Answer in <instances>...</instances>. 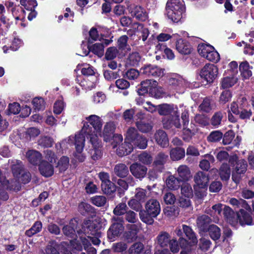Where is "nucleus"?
<instances>
[{
    "label": "nucleus",
    "mask_w": 254,
    "mask_h": 254,
    "mask_svg": "<svg viewBox=\"0 0 254 254\" xmlns=\"http://www.w3.org/2000/svg\"><path fill=\"white\" fill-rule=\"evenodd\" d=\"M184 9L183 0H168L166 6V15L172 21L178 22L182 18Z\"/></svg>",
    "instance_id": "1"
},
{
    "label": "nucleus",
    "mask_w": 254,
    "mask_h": 254,
    "mask_svg": "<svg viewBox=\"0 0 254 254\" xmlns=\"http://www.w3.org/2000/svg\"><path fill=\"white\" fill-rule=\"evenodd\" d=\"M93 128L90 127L88 123L84 124V126L81 130L80 132L75 135L74 137L70 136L68 140V143H70V141L74 140V145L76 151L80 153L84 146L85 137L90 139V136L92 135H96L94 134Z\"/></svg>",
    "instance_id": "2"
},
{
    "label": "nucleus",
    "mask_w": 254,
    "mask_h": 254,
    "mask_svg": "<svg viewBox=\"0 0 254 254\" xmlns=\"http://www.w3.org/2000/svg\"><path fill=\"white\" fill-rule=\"evenodd\" d=\"M218 69L214 64H206L200 72V77L208 83H211L216 78Z\"/></svg>",
    "instance_id": "3"
},
{
    "label": "nucleus",
    "mask_w": 254,
    "mask_h": 254,
    "mask_svg": "<svg viewBox=\"0 0 254 254\" xmlns=\"http://www.w3.org/2000/svg\"><path fill=\"white\" fill-rule=\"evenodd\" d=\"M164 70L158 66L150 64L144 65L140 68V72L148 76L153 77H162L164 75Z\"/></svg>",
    "instance_id": "4"
},
{
    "label": "nucleus",
    "mask_w": 254,
    "mask_h": 254,
    "mask_svg": "<svg viewBox=\"0 0 254 254\" xmlns=\"http://www.w3.org/2000/svg\"><path fill=\"white\" fill-rule=\"evenodd\" d=\"M82 226L84 230L92 236H99L101 235L100 226L96 220L94 221L85 220Z\"/></svg>",
    "instance_id": "5"
},
{
    "label": "nucleus",
    "mask_w": 254,
    "mask_h": 254,
    "mask_svg": "<svg viewBox=\"0 0 254 254\" xmlns=\"http://www.w3.org/2000/svg\"><path fill=\"white\" fill-rule=\"evenodd\" d=\"M90 143L94 149L91 151V157L94 160L99 159L102 155L101 151L99 148L101 146V141L97 135L90 136Z\"/></svg>",
    "instance_id": "6"
},
{
    "label": "nucleus",
    "mask_w": 254,
    "mask_h": 254,
    "mask_svg": "<svg viewBox=\"0 0 254 254\" xmlns=\"http://www.w3.org/2000/svg\"><path fill=\"white\" fill-rule=\"evenodd\" d=\"M145 209L148 214L154 217H156L161 211L160 203L156 199H150L146 203Z\"/></svg>",
    "instance_id": "7"
},
{
    "label": "nucleus",
    "mask_w": 254,
    "mask_h": 254,
    "mask_svg": "<svg viewBox=\"0 0 254 254\" xmlns=\"http://www.w3.org/2000/svg\"><path fill=\"white\" fill-rule=\"evenodd\" d=\"M247 163L244 160H239L236 163V166L232 173L233 180L237 182L239 181L240 175L246 172L247 168Z\"/></svg>",
    "instance_id": "8"
},
{
    "label": "nucleus",
    "mask_w": 254,
    "mask_h": 254,
    "mask_svg": "<svg viewBox=\"0 0 254 254\" xmlns=\"http://www.w3.org/2000/svg\"><path fill=\"white\" fill-rule=\"evenodd\" d=\"M129 170L132 175L138 179L144 178L147 171L146 167L137 163L131 164L129 167Z\"/></svg>",
    "instance_id": "9"
},
{
    "label": "nucleus",
    "mask_w": 254,
    "mask_h": 254,
    "mask_svg": "<svg viewBox=\"0 0 254 254\" xmlns=\"http://www.w3.org/2000/svg\"><path fill=\"white\" fill-rule=\"evenodd\" d=\"M116 128V125L114 122H108L104 127L102 137L106 142H110L112 140Z\"/></svg>",
    "instance_id": "10"
},
{
    "label": "nucleus",
    "mask_w": 254,
    "mask_h": 254,
    "mask_svg": "<svg viewBox=\"0 0 254 254\" xmlns=\"http://www.w3.org/2000/svg\"><path fill=\"white\" fill-rule=\"evenodd\" d=\"M223 214L227 221L233 226L236 227L238 223L239 214L235 213L230 207L225 206Z\"/></svg>",
    "instance_id": "11"
},
{
    "label": "nucleus",
    "mask_w": 254,
    "mask_h": 254,
    "mask_svg": "<svg viewBox=\"0 0 254 254\" xmlns=\"http://www.w3.org/2000/svg\"><path fill=\"white\" fill-rule=\"evenodd\" d=\"M39 170L40 174L45 177L52 176L54 173L53 164L46 160H42L39 165Z\"/></svg>",
    "instance_id": "12"
},
{
    "label": "nucleus",
    "mask_w": 254,
    "mask_h": 254,
    "mask_svg": "<svg viewBox=\"0 0 254 254\" xmlns=\"http://www.w3.org/2000/svg\"><path fill=\"white\" fill-rule=\"evenodd\" d=\"M194 181L199 188L203 189L207 186L208 176L203 172L199 171L194 176Z\"/></svg>",
    "instance_id": "13"
},
{
    "label": "nucleus",
    "mask_w": 254,
    "mask_h": 254,
    "mask_svg": "<svg viewBox=\"0 0 254 254\" xmlns=\"http://www.w3.org/2000/svg\"><path fill=\"white\" fill-rule=\"evenodd\" d=\"M154 138L158 145L162 147H166L169 145V139L167 133L162 129L156 131Z\"/></svg>",
    "instance_id": "14"
},
{
    "label": "nucleus",
    "mask_w": 254,
    "mask_h": 254,
    "mask_svg": "<svg viewBox=\"0 0 254 254\" xmlns=\"http://www.w3.org/2000/svg\"><path fill=\"white\" fill-rule=\"evenodd\" d=\"M177 110V107H174L173 105L164 104L158 106V112L160 115H170V116L175 115Z\"/></svg>",
    "instance_id": "15"
},
{
    "label": "nucleus",
    "mask_w": 254,
    "mask_h": 254,
    "mask_svg": "<svg viewBox=\"0 0 254 254\" xmlns=\"http://www.w3.org/2000/svg\"><path fill=\"white\" fill-rule=\"evenodd\" d=\"M211 221V218L205 214L199 216L196 219V225L201 231L206 232Z\"/></svg>",
    "instance_id": "16"
},
{
    "label": "nucleus",
    "mask_w": 254,
    "mask_h": 254,
    "mask_svg": "<svg viewBox=\"0 0 254 254\" xmlns=\"http://www.w3.org/2000/svg\"><path fill=\"white\" fill-rule=\"evenodd\" d=\"M163 125L164 127L168 129L170 128L173 127H174L176 128H180L181 125L178 111L175 115L169 116V119L166 121H164Z\"/></svg>",
    "instance_id": "17"
},
{
    "label": "nucleus",
    "mask_w": 254,
    "mask_h": 254,
    "mask_svg": "<svg viewBox=\"0 0 254 254\" xmlns=\"http://www.w3.org/2000/svg\"><path fill=\"white\" fill-rule=\"evenodd\" d=\"M123 230L124 226L122 223H114L110 227L107 232L108 237L110 239L114 240V239L121 234Z\"/></svg>",
    "instance_id": "18"
},
{
    "label": "nucleus",
    "mask_w": 254,
    "mask_h": 254,
    "mask_svg": "<svg viewBox=\"0 0 254 254\" xmlns=\"http://www.w3.org/2000/svg\"><path fill=\"white\" fill-rule=\"evenodd\" d=\"M176 48L178 52L182 55H188L191 52V48L189 43L182 39L177 41Z\"/></svg>",
    "instance_id": "19"
},
{
    "label": "nucleus",
    "mask_w": 254,
    "mask_h": 254,
    "mask_svg": "<svg viewBox=\"0 0 254 254\" xmlns=\"http://www.w3.org/2000/svg\"><path fill=\"white\" fill-rule=\"evenodd\" d=\"M77 225V222L75 219H72L69 222V225H65L63 228L64 234L69 238H73L75 235V229Z\"/></svg>",
    "instance_id": "20"
},
{
    "label": "nucleus",
    "mask_w": 254,
    "mask_h": 254,
    "mask_svg": "<svg viewBox=\"0 0 254 254\" xmlns=\"http://www.w3.org/2000/svg\"><path fill=\"white\" fill-rule=\"evenodd\" d=\"M110 42L107 40H103L102 43H97L91 47H89V50L98 56L101 57L103 55L104 45L107 46Z\"/></svg>",
    "instance_id": "21"
},
{
    "label": "nucleus",
    "mask_w": 254,
    "mask_h": 254,
    "mask_svg": "<svg viewBox=\"0 0 254 254\" xmlns=\"http://www.w3.org/2000/svg\"><path fill=\"white\" fill-rule=\"evenodd\" d=\"M131 15L136 19L144 21L148 18V14L143 7L140 6L136 5L131 10Z\"/></svg>",
    "instance_id": "22"
},
{
    "label": "nucleus",
    "mask_w": 254,
    "mask_h": 254,
    "mask_svg": "<svg viewBox=\"0 0 254 254\" xmlns=\"http://www.w3.org/2000/svg\"><path fill=\"white\" fill-rule=\"evenodd\" d=\"M133 150L132 145L127 141H125L121 145H119L116 150L117 154L119 156H126L130 153Z\"/></svg>",
    "instance_id": "23"
},
{
    "label": "nucleus",
    "mask_w": 254,
    "mask_h": 254,
    "mask_svg": "<svg viewBox=\"0 0 254 254\" xmlns=\"http://www.w3.org/2000/svg\"><path fill=\"white\" fill-rule=\"evenodd\" d=\"M179 242L181 247L184 249L181 252V254H197L194 246L191 245H189V242L187 239L181 238L179 240Z\"/></svg>",
    "instance_id": "24"
},
{
    "label": "nucleus",
    "mask_w": 254,
    "mask_h": 254,
    "mask_svg": "<svg viewBox=\"0 0 254 254\" xmlns=\"http://www.w3.org/2000/svg\"><path fill=\"white\" fill-rule=\"evenodd\" d=\"M182 229L185 236L188 240L190 241L189 245L191 244L194 246L197 243V239L191 228L190 226L183 224L182 225Z\"/></svg>",
    "instance_id": "25"
},
{
    "label": "nucleus",
    "mask_w": 254,
    "mask_h": 254,
    "mask_svg": "<svg viewBox=\"0 0 254 254\" xmlns=\"http://www.w3.org/2000/svg\"><path fill=\"white\" fill-rule=\"evenodd\" d=\"M86 120L92 126L94 130L96 132L100 131L102 127V122L100 118L95 115L89 116L86 118Z\"/></svg>",
    "instance_id": "26"
},
{
    "label": "nucleus",
    "mask_w": 254,
    "mask_h": 254,
    "mask_svg": "<svg viewBox=\"0 0 254 254\" xmlns=\"http://www.w3.org/2000/svg\"><path fill=\"white\" fill-rule=\"evenodd\" d=\"M26 156L29 162L34 165L38 164L42 159V154L35 150L28 151Z\"/></svg>",
    "instance_id": "27"
},
{
    "label": "nucleus",
    "mask_w": 254,
    "mask_h": 254,
    "mask_svg": "<svg viewBox=\"0 0 254 254\" xmlns=\"http://www.w3.org/2000/svg\"><path fill=\"white\" fill-rule=\"evenodd\" d=\"M211 245V242L207 238L202 237L199 239L198 248L196 250L197 254H205Z\"/></svg>",
    "instance_id": "28"
},
{
    "label": "nucleus",
    "mask_w": 254,
    "mask_h": 254,
    "mask_svg": "<svg viewBox=\"0 0 254 254\" xmlns=\"http://www.w3.org/2000/svg\"><path fill=\"white\" fill-rule=\"evenodd\" d=\"M156 240L157 244L162 248L167 247L171 240L169 234L165 231L161 232L156 237Z\"/></svg>",
    "instance_id": "29"
},
{
    "label": "nucleus",
    "mask_w": 254,
    "mask_h": 254,
    "mask_svg": "<svg viewBox=\"0 0 254 254\" xmlns=\"http://www.w3.org/2000/svg\"><path fill=\"white\" fill-rule=\"evenodd\" d=\"M177 173L180 179L182 181H188L191 177L189 168L185 165H180L177 169Z\"/></svg>",
    "instance_id": "30"
},
{
    "label": "nucleus",
    "mask_w": 254,
    "mask_h": 254,
    "mask_svg": "<svg viewBox=\"0 0 254 254\" xmlns=\"http://www.w3.org/2000/svg\"><path fill=\"white\" fill-rule=\"evenodd\" d=\"M204 159L199 162V166L203 170L208 171L210 168V164L213 163L215 158L210 154H206L203 156Z\"/></svg>",
    "instance_id": "31"
},
{
    "label": "nucleus",
    "mask_w": 254,
    "mask_h": 254,
    "mask_svg": "<svg viewBox=\"0 0 254 254\" xmlns=\"http://www.w3.org/2000/svg\"><path fill=\"white\" fill-rule=\"evenodd\" d=\"M252 68L248 62H242L239 65V70L242 77L245 79H249L252 75Z\"/></svg>",
    "instance_id": "32"
},
{
    "label": "nucleus",
    "mask_w": 254,
    "mask_h": 254,
    "mask_svg": "<svg viewBox=\"0 0 254 254\" xmlns=\"http://www.w3.org/2000/svg\"><path fill=\"white\" fill-rule=\"evenodd\" d=\"M113 172L118 177L124 178L127 175L128 169L125 164L119 163L115 166Z\"/></svg>",
    "instance_id": "33"
},
{
    "label": "nucleus",
    "mask_w": 254,
    "mask_h": 254,
    "mask_svg": "<svg viewBox=\"0 0 254 254\" xmlns=\"http://www.w3.org/2000/svg\"><path fill=\"white\" fill-rule=\"evenodd\" d=\"M238 214H239L238 222L241 225L252 224V218L248 212L241 209L240 213Z\"/></svg>",
    "instance_id": "34"
},
{
    "label": "nucleus",
    "mask_w": 254,
    "mask_h": 254,
    "mask_svg": "<svg viewBox=\"0 0 254 254\" xmlns=\"http://www.w3.org/2000/svg\"><path fill=\"white\" fill-rule=\"evenodd\" d=\"M170 158L173 161H178L185 157V151L183 148L176 147L173 148L170 152Z\"/></svg>",
    "instance_id": "35"
},
{
    "label": "nucleus",
    "mask_w": 254,
    "mask_h": 254,
    "mask_svg": "<svg viewBox=\"0 0 254 254\" xmlns=\"http://www.w3.org/2000/svg\"><path fill=\"white\" fill-rule=\"evenodd\" d=\"M238 80L234 75L224 77L221 81V87L224 89L231 87L237 82Z\"/></svg>",
    "instance_id": "36"
},
{
    "label": "nucleus",
    "mask_w": 254,
    "mask_h": 254,
    "mask_svg": "<svg viewBox=\"0 0 254 254\" xmlns=\"http://www.w3.org/2000/svg\"><path fill=\"white\" fill-rule=\"evenodd\" d=\"M166 186L170 190H178L180 187V180L174 176H170L166 180Z\"/></svg>",
    "instance_id": "37"
},
{
    "label": "nucleus",
    "mask_w": 254,
    "mask_h": 254,
    "mask_svg": "<svg viewBox=\"0 0 254 254\" xmlns=\"http://www.w3.org/2000/svg\"><path fill=\"white\" fill-rule=\"evenodd\" d=\"M207 231H208L211 238L214 241L218 240L221 236L220 229L215 225H210Z\"/></svg>",
    "instance_id": "38"
},
{
    "label": "nucleus",
    "mask_w": 254,
    "mask_h": 254,
    "mask_svg": "<svg viewBox=\"0 0 254 254\" xmlns=\"http://www.w3.org/2000/svg\"><path fill=\"white\" fill-rule=\"evenodd\" d=\"M141 58L137 52L130 54L127 60L126 64L129 66H135L138 64Z\"/></svg>",
    "instance_id": "39"
},
{
    "label": "nucleus",
    "mask_w": 254,
    "mask_h": 254,
    "mask_svg": "<svg viewBox=\"0 0 254 254\" xmlns=\"http://www.w3.org/2000/svg\"><path fill=\"white\" fill-rule=\"evenodd\" d=\"M102 190L104 193L112 194L116 190V187L111 181L101 184Z\"/></svg>",
    "instance_id": "40"
},
{
    "label": "nucleus",
    "mask_w": 254,
    "mask_h": 254,
    "mask_svg": "<svg viewBox=\"0 0 254 254\" xmlns=\"http://www.w3.org/2000/svg\"><path fill=\"white\" fill-rule=\"evenodd\" d=\"M140 134L134 127H129L127 131L125 141L131 144L132 141H133Z\"/></svg>",
    "instance_id": "41"
},
{
    "label": "nucleus",
    "mask_w": 254,
    "mask_h": 254,
    "mask_svg": "<svg viewBox=\"0 0 254 254\" xmlns=\"http://www.w3.org/2000/svg\"><path fill=\"white\" fill-rule=\"evenodd\" d=\"M225 115L224 113L221 111L215 112L212 116L211 119V125L216 127H218L221 124V122Z\"/></svg>",
    "instance_id": "42"
},
{
    "label": "nucleus",
    "mask_w": 254,
    "mask_h": 254,
    "mask_svg": "<svg viewBox=\"0 0 254 254\" xmlns=\"http://www.w3.org/2000/svg\"><path fill=\"white\" fill-rule=\"evenodd\" d=\"M132 146H135L140 149H144L147 145L146 139L142 135H139L131 143Z\"/></svg>",
    "instance_id": "43"
},
{
    "label": "nucleus",
    "mask_w": 254,
    "mask_h": 254,
    "mask_svg": "<svg viewBox=\"0 0 254 254\" xmlns=\"http://www.w3.org/2000/svg\"><path fill=\"white\" fill-rule=\"evenodd\" d=\"M42 227V223L40 221H36L30 229L26 231L25 234L28 237H31L39 232L41 230Z\"/></svg>",
    "instance_id": "44"
},
{
    "label": "nucleus",
    "mask_w": 254,
    "mask_h": 254,
    "mask_svg": "<svg viewBox=\"0 0 254 254\" xmlns=\"http://www.w3.org/2000/svg\"><path fill=\"white\" fill-rule=\"evenodd\" d=\"M213 47L207 45V44H201L199 45L198 46V52L199 54L204 58H205L206 55L210 53L213 50Z\"/></svg>",
    "instance_id": "45"
},
{
    "label": "nucleus",
    "mask_w": 254,
    "mask_h": 254,
    "mask_svg": "<svg viewBox=\"0 0 254 254\" xmlns=\"http://www.w3.org/2000/svg\"><path fill=\"white\" fill-rule=\"evenodd\" d=\"M139 217L141 220L144 223H146L148 225H151L154 222V217L152 216L151 215L148 214L144 210H142L141 211H140L139 213Z\"/></svg>",
    "instance_id": "46"
},
{
    "label": "nucleus",
    "mask_w": 254,
    "mask_h": 254,
    "mask_svg": "<svg viewBox=\"0 0 254 254\" xmlns=\"http://www.w3.org/2000/svg\"><path fill=\"white\" fill-rule=\"evenodd\" d=\"M219 174L220 177L223 180H228L230 175V169L227 164H223L220 168Z\"/></svg>",
    "instance_id": "47"
},
{
    "label": "nucleus",
    "mask_w": 254,
    "mask_h": 254,
    "mask_svg": "<svg viewBox=\"0 0 254 254\" xmlns=\"http://www.w3.org/2000/svg\"><path fill=\"white\" fill-rule=\"evenodd\" d=\"M136 126L139 131L144 133L150 131L153 127L151 123L144 122H137Z\"/></svg>",
    "instance_id": "48"
},
{
    "label": "nucleus",
    "mask_w": 254,
    "mask_h": 254,
    "mask_svg": "<svg viewBox=\"0 0 254 254\" xmlns=\"http://www.w3.org/2000/svg\"><path fill=\"white\" fill-rule=\"evenodd\" d=\"M127 204L131 209L136 211L140 212L142 210V202L134 197L131 198L128 201Z\"/></svg>",
    "instance_id": "49"
},
{
    "label": "nucleus",
    "mask_w": 254,
    "mask_h": 254,
    "mask_svg": "<svg viewBox=\"0 0 254 254\" xmlns=\"http://www.w3.org/2000/svg\"><path fill=\"white\" fill-rule=\"evenodd\" d=\"M169 82L170 85L175 87H180L183 85L185 81L180 75L175 74L170 78Z\"/></svg>",
    "instance_id": "50"
},
{
    "label": "nucleus",
    "mask_w": 254,
    "mask_h": 254,
    "mask_svg": "<svg viewBox=\"0 0 254 254\" xmlns=\"http://www.w3.org/2000/svg\"><path fill=\"white\" fill-rule=\"evenodd\" d=\"M181 194L186 197L190 198L193 196L191 186L188 183H184L181 186Z\"/></svg>",
    "instance_id": "51"
},
{
    "label": "nucleus",
    "mask_w": 254,
    "mask_h": 254,
    "mask_svg": "<svg viewBox=\"0 0 254 254\" xmlns=\"http://www.w3.org/2000/svg\"><path fill=\"white\" fill-rule=\"evenodd\" d=\"M91 202L94 205L101 207L104 206L106 202V197L103 195H95L91 198Z\"/></svg>",
    "instance_id": "52"
},
{
    "label": "nucleus",
    "mask_w": 254,
    "mask_h": 254,
    "mask_svg": "<svg viewBox=\"0 0 254 254\" xmlns=\"http://www.w3.org/2000/svg\"><path fill=\"white\" fill-rule=\"evenodd\" d=\"M223 137V133L219 130L212 131L207 137V140L210 142L219 141Z\"/></svg>",
    "instance_id": "53"
},
{
    "label": "nucleus",
    "mask_w": 254,
    "mask_h": 254,
    "mask_svg": "<svg viewBox=\"0 0 254 254\" xmlns=\"http://www.w3.org/2000/svg\"><path fill=\"white\" fill-rule=\"evenodd\" d=\"M127 206L125 202L119 203L114 208L113 213L117 216H121L125 214L127 211Z\"/></svg>",
    "instance_id": "54"
},
{
    "label": "nucleus",
    "mask_w": 254,
    "mask_h": 254,
    "mask_svg": "<svg viewBox=\"0 0 254 254\" xmlns=\"http://www.w3.org/2000/svg\"><path fill=\"white\" fill-rule=\"evenodd\" d=\"M199 110L203 112L208 113L212 109L211 100L208 98H205L199 106Z\"/></svg>",
    "instance_id": "55"
},
{
    "label": "nucleus",
    "mask_w": 254,
    "mask_h": 254,
    "mask_svg": "<svg viewBox=\"0 0 254 254\" xmlns=\"http://www.w3.org/2000/svg\"><path fill=\"white\" fill-rule=\"evenodd\" d=\"M147 197V191L143 189L138 188L135 189L134 198L143 202Z\"/></svg>",
    "instance_id": "56"
},
{
    "label": "nucleus",
    "mask_w": 254,
    "mask_h": 254,
    "mask_svg": "<svg viewBox=\"0 0 254 254\" xmlns=\"http://www.w3.org/2000/svg\"><path fill=\"white\" fill-rule=\"evenodd\" d=\"M143 245L141 243H136L129 249V254H142L143 251Z\"/></svg>",
    "instance_id": "57"
},
{
    "label": "nucleus",
    "mask_w": 254,
    "mask_h": 254,
    "mask_svg": "<svg viewBox=\"0 0 254 254\" xmlns=\"http://www.w3.org/2000/svg\"><path fill=\"white\" fill-rule=\"evenodd\" d=\"M69 159L66 156H63L59 161L57 167L59 168L60 172L65 171L68 167Z\"/></svg>",
    "instance_id": "58"
},
{
    "label": "nucleus",
    "mask_w": 254,
    "mask_h": 254,
    "mask_svg": "<svg viewBox=\"0 0 254 254\" xmlns=\"http://www.w3.org/2000/svg\"><path fill=\"white\" fill-rule=\"evenodd\" d=\"M20 2L27 10H31L37 5L36 0H20Z\"/></svg>",
    "instance_id": "59"
},
{
    "label": "nucleus",
    "mask_w": 254,
    "mask_h": 254,
    "mask_svg": "<svg viewBox=\"0 0 254 254\" xmlns=\"http://www.w3.org/2000/svg\"><path fill=\"white\" fill-rule=\"evenodd\" d=\"M232 93L229 90H224L220 94L219 102L221 104H225L230 101L232 98Z\"/></svg>",
    "instance_id": "60"
},
{
    "label": "nucleus",
    "mask_w": 254,
    "mask_h": 254,
    "mask_svg": "<svg viewBox=\"0 0 254 254\" xmlns=\"http://www.w3.org/2000/svg\"><path fill=\"white\" fill-rule=\"evenodd\" d=\"M53 139L49 136L41 137L38 140V144L44 147H50L53 144Z\"/></svg>",
    "instance_id": "61"
},
{
    "label": "nucleus",
    "mask_w": 254,
    "mask_h": 254,
    "mask_svg": "<svg viewBox=\"0 0 254 254\" xmlns=\"http://www.w3.org/2000/svg\"><path fill=\"white\" fill-rule=\"evenodd\" d=\"M104 76L106 80L108 81H111L119 77L120 75L118 71H113L110 70H105L104 71Z\"/></svg>",
    "instance_id": "62"
},
{
    "label": "nucleus",
    "mask_w": 254,
    "mask_h": 254,
    "mask_svg": "<svg viewBox=\"0 0 254 254\" xmlns=\"http://www.w3.org/2000/svg\"><path fill=\"white\" fill-rule=\"evenodd\" d=\"M11 169L14 175L20 174L23 169V165L21 161L15 160L12 162Z\"/></svg>",
    "instance_id": "63"
},
{
    "label": "nucleus",
    "mask_w": 254,
    "mask_h": 254,
    "mask_svg": "<svg viewBox=\"0 0 254 254\" xmlns=\"http://www.w3.org/2000/svg\"><path fill=\"white\" fill-rule=\"evenodd\" d=\"M235 133L233 131L230 130L227 131L223 136L222 143L224 145L230 144L235 137Z\"/></svg>",
    "instance_id": "64"
}]
</instances>
